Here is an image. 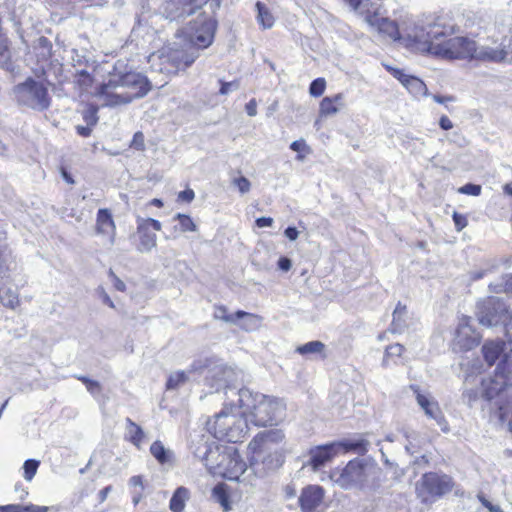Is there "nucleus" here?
<instances>
[{
    "label": "nucleus",
    "instance_id": "nucleus-4",
    "mask_svg": "<svg viewBox=\"0 0 512 512\" xmlns=\"http://www.w3.org/2000/svg\"><path fill=\"white\" fill-rule=\"evenodd\" d=\"M208 430L215 438L227 442L241 441L248 433V421L243 410L235 406V402L225 403L223 409L215 415L213 421L207 423Z\"/></svg>",
    "mask_w": 512,
    "mask_h": 512
},
{
    "label": "nucleus",
    "instance_id": "nucleus-27",
    "mask_svg": "<svg viewBox=\"0 0 512 512\" xmlns=\"http://www.w3.org/2000/svg\"><path fill=\"white\" fill-rule=\"evenodd\" d=\"M150 453L158 463L162 465L169 464L173 461V451L166 448L159 440H156L151 444Z\"/></svg>",
    "mask_w": 512,
    "mask_h": 512
},
{
    "label": "nucleus",
    "instance_id": "nucleus-20",
    "mask_svg": "<svg viewBox=\"0 0 512 512\" xmlns=\"http://www.w3.org/2000/svg\"><path fill=\"white\" fill-rule=\"evenodd\" d=\"M338 451L337 443L314 447L309 451L308 465L316 471L330 462L337 455Z\"/></svg>",
    "mask_w": 512,
    "mask_h": 512
},
{
    "label": "nucleus",
    "instance_id": "nucleus-8",
    "mask_svg": "<svg viewBox=\"0 0 512 512\" xmlns=\"http://www.w3.org/2000/svg\"><path fill=\"white\" fill-rule=\"evenodd\" d=\"M15 94L19 103L34 110L43 111L50 106L48 89L43 82L32 78L18 84Z\"/></svg>",
    "mask_w": 512,
    "mask_h": 512
},
{
    "label": "nucleus",
    "instance_id": "nucleus-33",
    "mask_svg": "<svg viewBox=\"0 0 512 512\" xmlns=\"http://www.w3.org/2000/svg\"><path fill=\"white\" fill-rule=\"evenodd\" d=\"M338 448H343L344 451H354L358 454H365L368 451V447L370 445L369 441L360 438L357 440H349L341 443H337Z\"/></svg>",
    "mask_w": 512,
    "mask_h": 512
},
{
    "label": "nucleus",
    "instance_id": "nucleus-53",
    "mask_svg": "<svg viewBox=\"0 0 512 512\" xmlns=\"http://www.w3.org/2000/svg\"><path fill=\"white\" fill-rule=\"evenodd\" d=\"M452 218H453V221H454L457 231H461L468 224V220H467L466 216L459 214L457 212L453 213Z\"/></svg>",
    "mask_w": 512,
    "mask_h": 512
},
{
    "label": "nucleus",
    "instance_id": "nucleus-50",
    "mask_svg": "<svg viewBox=\"0 0 512 512\" xmlns=\"http://www.w3.org/2000/svg\"><path fill=\"white\" fill-rule=\"evenodd\" d=\"M39 462L36 460H26L23 465L24 478L28 481L32 480L37 472Z\"/></svg>",
    "mask_w": 512,
    "mask_h": 512
},
{
    "label": "nucleus",
    "instance_id": "nucleus-22",
    "mask_svg": "<svg viewBox=\"0 0 512 512\" xmlns=\"http://www.w3.org/2000/svg\"><path fill=\"white\" fill-rule=\"evenodd\" d=\"M96 232L97 234L108 236L109 244L114 245L116 226L109 210L99 209L96 218Z\"/></svg>",
    "mask_w": 512,
    "mask_h": 512
},
{
    "label": "nucleus",
    "instance_id": "nucleus-13",
    "mask_svg": "<svg viewBox=\"0 0 512 512\" xmlns=\"http://www.w3.org/2000/svg\"><path fill=\"white\" fill-rule=\"evenodd\" d=\"M162 224L153 218H137V235L139 237V243L137 250L141 253H148L157 244V236L152 231H160Z\"/></svg>",
    "mask_w": 512,
    "mask_h": 512
},
{
    "label": "nucleus",
    "instance_id": "nucleus-61",
    "mask_svg": "<svg viewBox=\"0 0 512 512\" xmlns=\"http://www.w3.org/2000/svg\"><path fill=\"white\" fill-rule=\"evenodd\" d=\"M195 197V193L192 189H186L178 194V199L184 202H191Z\"/></svg>",
    "mask_w": 512,
    "mask_h": 512
},
{
    "label": "nucleus",
    "instance_id": "nucleus-28",
    "mask_svg": "<svg viewBox=\"0 0 512 512\" xmlns=\"http://www.w3.org/2000/svg\"><path fill=\"white\" fill-rule=\"evenodd\" d=\"M198 57L196 53H186L183 51H172L167 55V59L171 60L173 65L179 69L181 67L187 68L189 67Z\"/></svg>",
    "mask_w": 512,
    "mask_h": 512
},
{
    "label": "nucleus",
    "instance_id": "nucleus-2",
    "mask_svg": "<svg viewBox=\"0 0 512 512\" xmlns=\"http://www.w3.org/2000/svg\"><path fill=\"white\" fill-rule=\"evenodd\" d=\"M234 394L239 408L256 426L277 424L284 417L285 405L275 397L254 393L246 388Z\"/></svg>",
    "mask_w": 512,
    "mask_h": 512
},
{
    "label": "nucleus",
    "instance_id": "nucleus-9",
    "mask_svg": "<svg viewBox=\"0 0 512 512\" xmlns=\"http://www.w3.org/2000/svg\"><path fill=\"white\" fill-rule=\"evenodd\" d=\"M512 385V370L507 355L498 364L494 377L484 379L481 382V396L490 401L496 397H501L506 392L508 386Z\"/></svg>",
    "mask_w": 512,
    "mask_h": 512
},
{
    "label": "nucleus",
    "instance_id": "nucleus-54",
    "mask_svg": "<svg viewBox=\"0 0 512 512\" xmlns=\"http://www.w3.org/2000/svg\"><path fill=\"white\" fill-rule=\"evenodd\" d=\"M239 88V83L237 81L232 82H221V87L219 93L221 95H227L231 91L237 90Z\"/></svg>",
    "mask_w": 512,
    "mask_h": 512
},
{
    "label": "nucleus",
    "instance_id": "nucleus-46",
    "mask_svg": "<svg viewBox=\"0 0 512 512\" xmlns=\"http://www.w3.org/2000/svg\"><path fill=\"white\" fill-rule=\"evenodd\" d=\"M290 149L295 152L305 153V154H309L311 151L310 147L307 145V143L304 139H299V140L293 141L290 144ZM304 157H305L304 155L298 154L297 159L300 161H303Z\"/></svg>",
    "mask_w": 512,
    "mask_h": 512
},
{
    "label": "nucleus",
    "instance_id": "nucleus-41",
    "mask_svg": "<svg viewBox=\"0 0 512 512\" xmlns=\"http://www.w3.org/2000/svg\"><path fill=\"white\" fill-rule=\"evenodd\" d=\"M75 83L81 89V91L86 92L93 84V78L91 75L85 71H78L75 75Z\"/></svg>",
    "mask_w": 512,
    "mask_h": 512
},
{
    "label": "nucleus",
    "instance_id": "nucleus-30",
    "mask_svg": "<svg viewBox=\"0 0 512 512\" xmlns=\"http://www.w3.org/2000/svg\"><path fill=\"white\" fill-rule=\"evenodd\" d=\"M379 1L380 0H348V3L354 11H358L366 17L371 15L375 8L380 9Z\"/></svg>",
    "mask_w": 512,
    "mask_h": 512
},
{
    "label": "nucleus",
    "instance_id": "nucleus-59",
    "mask_svg": "<svg viewBox=\"0 0 512 512\" xmlns=\"http://www.w3.org/2000/svg\"><path fill=\"white\" fill-rule=\"evenodd\" d=\"M9 254L10 253H9L6 245L0 246V272H2V270L4 269L5 264L8 260Z\"/></svg>",
    "mask_w": 512,
    "mask_h": 512
},
{
    "label": "nucleus",
    "instance_id": "nucleus-42",
    "mask_svg": "<svg viewBox=\"0 0 512 512\" xmlns=\"http://www.w3.org/2000/svg\"><path fill=\"white\" fill-rule=\"evenodd\" d=\"M213 498L224 508V510H228V495L223 485H216L212 490Z\"/></svg>",
    "mask_w": 512,
    "mask_h": 512
},
{
    "label": "nucleus",
    "instance_id": "nucleus-51",
    "mask_svg": "<svg viewBox=\"0 0 512 512\" xmlns=\"http://www.w3.org/2000/svg\"><path fill=\"white\" fill-rule=\"evenodd\" d=\"M482 187L478 184L468 183L458 189V193L466 194L471 196H479L481 194Z\"/></svg>",
    "mask_w": 512,
    "mask_h": 512
},
{
    "label": "nucleus",
    "instance_id": "nucleus-43",
    "mask_svg": "<svg viewBox=\"0 0 512 512\" xmlns=\"http://www.w3.org/2000/svg\"><path fill=\"white\" fill-rule=\"evenodd\" d=\"M214 318L222 320L226 323L236 324V313L229 314L225 306H216L214 310Z\"/></svg>",
    "mask_w": 512,
    "mask_h": 512
},
{
    "label": "nucleus",
    "instance_id": "nucleus-45",
    "mask_svg": "<svg viewBox=\"0 0 512 512\" xmlns=\"http://www.w3.org/2000/svg\"><path fill=\"white\" fill-rule=\"evenodd\" d=\"M11 54L6 40H0V65L9 69L11 67Z\"/></svg>",
    "mask_w": 512,
    "mask_h": 512
},
{
    "label": "nucleus",
    "instance_id": "nucleus-11",
    "mask_svg": "<svg viewBox=\"0 0 512 512\" xmlns=\"http://www.w3.org/2000/svg\"><path fill=\"white\" fill-rule=\"evenodd\" d=\"M241 372L232 366L223 363H215L208 369L206 375L207 385L216 392L230 389L237 381Z\"/></svg>",
    "mask_w": 512,
    "mask_h": 512
},
{
    "label": "nucleus",
    "instance_id": "nucleus-34",
    "mask_svg": "<svg viewBox=\"0 0 512 512\" xmlns=\"http://www.w3.org/2000/svg\"><path fill=\"white\" fill-rule=\"evenodd\" d=\"M4 512H48L50 510L47 506H39L35 504L29 505H6L0 507Z\"/></svg>",
    "mask_w": 512,
    "mask_h": 512
},
{
    "label": "nucleus",
    "instance_id": "nucleus-35",
    "mask_svg": "<svg viewBox=\"0 0 512 512\" xmlns=\"http://www.w3.org/2000/svg\"><path fill=\"white\" fill-rule=\"evenodd\" d=\"M193 453L195 457L200 459L205 464V466H209V455L212 453V446L207 441L201 438L197 442V446L195 447Z\"/></svg>",
    "mask_w": 512,
    "mask_h": 512
},
{
    "label": "nucleus",
    "instance_id": "nucleus-21",
    "mask_svg": "<svg viewBox=\"0 0 512 512\" xmlns=\"http://www.w3.org/2000/svg\"><path fill=\"white\" fill-rule=\"evenodd\" d=\"M391 74L415 97L426 96L428 89L426 84L418 77L406 74L399 68L387 66Z\"/></svg>",
    "mask_w": 512,
    "mask_h": 512
},
{
    "label": "nucleus",
    "instance_id": "nucleus-29",
    "mask_svg": "<svg viewBox=\"0 0 512 512\" xmlns=\"http://www.w3.org/2000/svg\"><path fill=\"white\" fill-rule=\"evenodd\" d=\"M181 7L170 8L169 11L177 15H192L203 5L207 3V0H179Z\"/></svg>",
    "mask_w": 512,
    "mask_h": 512
},
{
    "label": "nucleus",
    "instance_id": "nucleus-18",
    "mask_svg": "<svg viewBox=\"0 0 512 512\" xmlns=\"http://www.w3.org/2000/svg\"><path fill=\"white\" fill-rule=\"evenodd\" d=\"M480 339V334L470 325V319L463 318L456 330V345L462 350H471L480 343Z\"/></svg>",
    "mask_w": 512,
    "mask_h": 512
},
{
    "label": "nucleus",
    "instance_id": "nucleus-15",
    "mask_svg": "<svg viewBox=\"0 0 512 512\" xmlns=\"http://www.w3.org/2000/svg\"><path fill=\"white\" fill-rule=\"evenodd\" d=\"M512 46V38L503 37L498 47L490 45L476 44V51L473 59L485 62L500 63L506 60L510 55V47Z\"/></svg>",
    "mask_w": 512,
    "mask_h": 512
},
{
    "label": "nucleus",
    "instance_id": "nucleus-10",
    "mask_svg": "<svg viewBox=\"0 0 512 512\" xmlns=\"http://www.w3.org/2000/svg\"><path fill=\"white\" fill-rule=\"evenodd\" d=\"M477 318L481 325L493 327L508 319L506 305L496 297H489L477 305Z\"/></svg>",
    "mask_w": 512,
    "mask_h": 512
},
{
    "label": "nucleus",
    "instance_id": "nucleus-49",
    "mask_svg": "<svg viewBox=\"0 0 512 512\" xmlns=\"http://www.w3.org/2000/svg\"><path fill=\"white\" fill-rule=\"evenodd\" d=\"M232 185L235 186L241 194H246L251 189V182L244 176L233 178Z\"/></svg>",
    "mask_w": 512,
    "mask_h": 512
},
{
    "label": "nucleus",
    "instance_id": "nucleus-19",
    "mask_svg": "<svg viewBox=\"0 0 512 512\" xmlns=\"http://www.w3.org/2000/svg\"><path fill=\"white\" fill-rule=\"evenodd\" d=\"M325 490L318 485L304 487L299 496L302 512H314L323 502Z\"/></svg>",
    "mask_w": 512,
    "mask_h": 512
},
{
    "label": "nucleus",
    "instance_id": "nucleus-12",
    "mask_svg": "<svg viewBox=\"0 0 512 512\" xmlns=\"http://www.w3.org/2000/svg\"><path fill=\"white\" fill-rule=\"evenodd\" d=\"M215 30L216 21L201 15L190 24L187 34L193 46L204 49L212 44Z\"/></svg>",
    "mask_w": 512,
    "mask_h": 512
},
{
    "label": "nucleus",
    "instance_id": "nucleus-6",
    "mask_svg": "<svg viewBox=\"0 0 512 512\" xmlns=\"http://www.w3.org/2000/svg\"><path fill=\"white\" fill-rule=\"evenodd\" d=\"M452 479L445 474L428 472L415 484V492L422 503H432L449 493L453 488Z\"/></svg>",
    "mask_w": 512,
    "mask_h": 512
},
{
    "label": "nucleus",
    "instance_id": "nucleus-52",
    "mask_svg": "<svg viewBox=\"0 0 512 512\" xmlns=\"http://www.w3.org/2000/svg\"><path fill=\"white\" fill-rule=\"evenodd\" d=\"M181 3L179 2V0H167L164 4V11L167 13V17H170L171 19H176V18H181V17H186L187 15H177L176 13L173 14L172 12L169 11V7L170 8H177V7H181Z\"/></svg>",
    "mask_w": 512,
    "mask_h": 512
},
{
    "label": "nucleus",
    "instance_id": "nucleus-47",
    "mask_svg": "<svg viewBox=\"0 0 512 512\" xmlns=\"http://www.w3.org/2000/svg\"><path fill=\"white\" fill-rule=\"evenodd\" d=\"M326 87V81L324 78H317L310 84L309 87V93L313 97H319L321 96Z\"/></svg>",
    "mask_w": 512,
    "mask_h": 512
},
{
    "label": "nucleus",
    "instance_id": "nucleus-7",
    "mask_svg": "<svg viewBox=\"0 0 512 512\" xmlns=\"http://www.w3.org/2000/svg\"><path fill=\"white\" fill-rule=\"evenodd\" d=\"M476 51V42L467 37L448 38L445 30V37L441 38L434 46V54L446 60L473 59Z\"/></svg>",
    "mask_w": 512,
    "mask_h": 512
},
{
    "label": "nucleus",
    "instance_id": "nucleus-32",
    "mask_svg": "<svg viewBox=\"0 0 512 512\" xmlns=\"http://www.w3.org/2000/svg\"><path fill=\"white\" fill-rule=\"evenodd\" d=\"M189 497V492L185 487H179L174 492L170 500V509L173 512H182L185 507V502Z\"/></svg>",
    "mask_w": 512,
    "mask_h": 512
},
{
    "label": "nucleus",
    "instance_id": "nucleus-57",
    "mask_svg": "<svg viewBox=\"0 0 512 512\" xmlns=\"http://www.w3.org/2000/svg\"><path fill=\"white\" fill-rule=\"evenodd\" d=\"M97 294L99 295L100 299L102 300V302L109 306L110 308H115V304L114 302L112 301V299L109 297V295L107 294V292L105 291V289L103 287H98L97 288Z\"/></svg>",
    "mask_w": 512,
    "mask_h": 512
},
{
    "label": "nucleus",
    "instance_id": "nucleus-58",
    "mask_svg": "<svg viewBox=\"0 0 512 512\" xmlns=\"http://www.w3.org/2000/svg\"><path fill=\"white\" fill-rule=\"evenodd\" d=\"M84 119L88 125H95L98 117H97V108H90L85 114Z\"/></svg>",
    "mask_w": 512,
    "mask_h": 512
},
{
    "label": "nucleus",
    "instance_id": "nucleus-23",
    "mask_svg": "<svg viewBox=\"0 0 512 512\" xmlns=\"http://www.w3.org/2000/svg\"><path fill=\"white\" fill-rule=\"evenodd\" d=\"M202 367L203 365L201 364V362H194L187 371H176L171 373L166 382V389H179L189 381L190 376L194 372L199 371Z\"/></svg>",
    "mask_w": 512,
    "mask_h": 512
},
{
    "label": "nucleus",
    "instance_id": "nucleus-48",
    "mask_svg": "<svg viewBox=\"0 0 512 512\" xmlns=\"http://www.w3.org/2000/svg\"><path fill=\"white\" fill-rule=\"evenodd\" d=\"M232 463L234 464V470L231 472L233 475L230 476V479L238 478L239 475L245 472L246 465L239 459L238 455L230 456V464Z\"/></svg>",
    "mask_w": 512,
    "mask_h": 512
},
{
    "label": "nucleus",
    "instance_id": "nucleus-56",
    "mask_svg": "<svg viewBox=\"0 0 512 512\" xmlns=\"http://www.w3.org/2000/svg\"><path fill=\"white\" fill-rule=\"evenodd\" d=\"M131 146L137 150H144L145 143H144V135L142 134V132H136L134 134Z\"/></svg>",
    "mask_w": 512,
    "mask_h": 512
},
{
    "label": "nucleus",
    "instance_id": "nucleus-62",
    "mask_svg": "<svg viewBox=\"0 0 512 512\" xmlns=\"http://www.w3.org/2000/svg\"><path fill=\"white\" fill-rule=\"evenodd\" d=\"M494 291L495 292L504 291L506 293L512 294V275L509 276V278L505 281L504 285H502V284L499 285V288H498V286H495Z\"/></svg>",
    "mask_w": 512,
    "mask_h": 512
},
{
    "label": "nucleus",
    "instance_id": "nucleus-40",
    "mask_svg": "<svg viewBox=\"0 0 512 512\" xmlns=\"http://www.w3.org/2000/svg\"><path fill=\"white\" fill-rule=\"evenodd\" d=\"M404 351V347L401 344H393L386 348L385 354L382 360V365L384 367L389 366L390 359L397 358L402 355Z\"/></svg>",
    "mask_w": 512,
    "mask_h": 512
},
{
    "label": "nucleus",
    "instance_id": "nucleus-31",
    "mask_svg": "<svg viewBox=\"0 0 512 512\" xmlns=\"http://www.w3.org/2000/svg\"><path fill=\"white\" fill-rule=\"evenodd\" d=\"M126 428L129 435V440L138 448H141V444L145 438L143 429L133 422L130 418L126 419Z\"/></svg>",
    "mask_w": 512,
    "mask_h": 512
},
{
    "label": "nucleus",
    "instance_id": "nucleus-26",
    "mask_svg": "<svg viewBox=\"0 0 512 512\" xmlns=\"http://www.w3.org/2000/svg\"><path fill=\"white\" fill-rule=\"evenodd\" d=\"M505 343L502 341L486 342L482 348L483 356L488 365H493L504 351Z\"/></svg>",
    "mask_w": 512,
    "mask_h": 512
},
{
    "label": "nucleus",
    "instance_id": "nucleus-25",
    "mask_svg": "<svg viewBox=\"0 0 512 512\" xmlns=\"http://www.w3.org/2000/svg\"><path fill=\"white\" fill-rule=\"evenodd\" d=\"M262 323V317L242 310L236 312V324L245 331L257 330Z\"/></svg>",
    "mask_w": 512,
    "mask_h": 512
},
{
    "label": "nucleus",
    "instance_id": "nucleus-44",
    "mask_svg": "<svg viewBox=\"0 0 512 512\" xmlns=\"http://www.w3.org/2000/svg\"><path fill=\"white\" fill-rule=\"evenodd\" d=\"M0 301L3 303L4 306L9 307L11 309H15L17 306H19L20 303L18 294L11 289H8L5 292L4 296H0Z\"/></svg>",
    "mask_w": 512,
    "mask_h": 512
},
{
    "label": "nucleus",
    "instance_id": "nucleus-64",
    "mask_svg": "<svg viewBox=\"0 0 512 512\" xmlns=\"http://www.w3.org/2000/svg\"><path fill=\"white\" fill-rule=\"evenodd\" d=\"M480 502L491 512H501V509L497 505H493L490 503L484 496L479 495L478 496Z\"/></svg>",
    "mask_w": 512,
    "mask_h": 512
},
{
    "label": "nucleus",
    "instance_id": "nucleus-14",
    "mask_svg": "<svg viewBox=\"0 0 512 512\" xmlns=\"http://www.w3.org/2000/svg\"><path fill=\"white\" fill-rule=\"evenodd\" d=\"M284 438L285 435L280 429L259 432L248 445L253 454L252 460L257 461L261 454L271 451L273 446L282 442Z\"/></svg>",
    "mask_w": 512,
    "mask_h": 512
},
{
    "label": "nucleus",
    "instance_id": "nucleus-55",
    "mask_svg": "<svg viewBox=\"0 0 512 512\" xmlns=\"http://www.w3.org/2000/svg\"><path fill=\"white\" fill-rule=\"evenodd\" d=\"M108 275L111 278L116 290L121 292H124L126 290L125 283L114 273L112 269L109 270Z\"/></svg>",
    "mask_w": 512,
    "mask_h": 512
},
{
    "label": "nucleus",
    "instance_id": "nucleus-37",
    "mask_svg": "<svg viewBox=\"0 0 512 512\" xmlns=\"http://www.w3.org/2000/svg\"><path fill=\"white\" fill-rule=\"evenodd\" d=\"M406 314V306L398 303L394 312H393V320L391 324V331L394 333H400L404 327L403 317Z\"/></svg>",
    "mask_w": 512,
    "mask_h": 512
},
{
    "label": "nucleus",
    "instance_id": "nucleus-16",
    "mask_svg": "<svg viewBox=\"0 0 512 512\" xmlns=\"http://www.w3.org/2000/svg\"><path fill=\"white\" fill-rule=\"evenodd\" d=\"M410 388L415 393L416 401L424 411L425 415L435 420V422L440 426L441 430L447 433L449 431V426L439 407L438 402L433 398L422 394L418 386L411 385Z\"/></svg>",
    "mask_w": 512,
    "mask_h": 512
},
{
    "label": "nucleus",
    "instance_id": "nucleus-39",
    "mask_svg": "<svg viewBox=\"0 0 512 512\" xmlns=\"http://www.w3.org/2000/svg\"><path fill=\"white\" fill-rule=\"evenodd\" d=\"M325 348L324 343L321 341H311L304 345L297 347L296 351L302 355L305 354H318L323 352Z\"/></svg>",
    "mask_w": 512,
    "mask_h": 512
},
{
    "label": "nucleus",
    "instance_id": "nucleus-36",
    "mask_svg": "<svg viewBox=\"0 0 512 512\" xmlns=\"http://www.w3.org/2000/svg\"><path fill=\"white\" fill-rule=\"evenodd\" d=\"M256 8L258 11L257 19L258 22L263 26V28H271L274 24V17L269 11V9L262 4L261 2H257Z\"/></svg>",
    "mask_w": 512,
    "mask_h": 512
},
{
    "label": "nucleus",
    "instance_id": "nucleus-63",
    "mask_svg": "<svg viewBox=\"0 0 512 512\" xmlns=\"http://www.w3.org/2000/svg\"><path fill=\"white\" fill-rule=\"evenodd\" d=\"M505 327V334L509 342L512 343V315H508V319L502 323Z\"/></svg>",
    "mask_w": 512,
    "mask_h": 512
},
{
    "label": "nucleus",
    "instance_id": "nucleus-17",
    "mask_svg": "<svg viewBox=\"0 0 512 512\" xmlns=\"http://www.w3.org/2000/svg\"><path fill=\"white\" fill-rule=\"evenodd\" d=\"M365 20L379 34L387 36L391 40L400 41L401 30L394 21L381 17L378 8H375L371 15L366 16Z\"/></svg>",
    "mask_w": 512,
    "mask_h": 512
},
{
    "label": "nucleus",
    "instance_id": "nucleus-1",
    "mask_svg": "<svg viewBox=\"0 0 512 512\" xmlns=\"http://www.w3.org/2000/svg\"><path fill=\"white\" fill-rule=\"evenodd\" d=\"M150 90L149 82L140 73L130 72L122 76H113L103 83L95 92V96L105 106L125 105L134 99L145 96Z\"/></svg>",
    "mask_w": 512,
    "mask_h": 512
},
{
    "label": "nucleus",
    "instance_id": "nucleus-24",
    "mask_svg": "<svg viewBox=\"0 0 512 512\" xmlns=\"http://www.w3.org/2000/svg\"><path fill=\"white\" fill-rule=\"evenodd\" d=\"M344 107V95L338 93L332 97H324L319 105V114L322 117L336 115Z\"/></svg>",
    "mask_w": 512,
    "mask_h": 512
},
{
    "label": "nucleus",
    "instance_id": "nucleus-38",
    "mask_svg": "<svg viewBox=\"0 0 512 512\" xmlns=\"http://www.w3.org/2000/svg\"><path fill=\"white\" fill-rule=\"evenodd\" d=\"M173 219L179 222V231L181 233L197 231V225L189 215L178 213Z\"/></svg>",
    "mask_w": 512,
    "mask_h": 512
},
{
    "label": "nucleus",
    "instance_id": "nucleus-5",
    "mask_svg": "<svg viewBox=\"0 0 512 512\" xmlns=\"http://www.w3.org/2000/svg\"><path fill=\"white\" fill-rule=\"evenodd\" d=\"M445 37V28L438 24L427 25L409 22L401 29L400 41L408 48L434 54V46Z\"/></svg>",
    "mask_w": 512,
    "mask_h": 512
},
{
    "label": "nucleus",
    "instance_id": "nucleus-3",
    "mask_svg": "<svg viewBox=\"0 0 512 512\" xmlns=\"http://www.w3.org/2000/svg\"><path fill=\"white\" fill-rule=\"evenodd\" d=\"M382 470L372 461L354 459L341 471H332L330 478L345 490L357 488L363 491H376L382 482Z\"/></svg>",
    "mask_w": 512,
    "mask_h": 512
},
{
    "label": "nucleus",
    "instance_id": "nucleus-60",
    "mask_svg": "<svg viewBox=\"0 0 512 512\" xmlns=\"http://www.w3.org/2000/svg\"><path fill=\"white\" fill-rule=\"evenodd\" d=\"M277 265L281 271L288 272L292 267V261L287 257H280Z\"/></svg>",
    "mask_w": 512,
    "mask_h": 512
}]
</instances>
